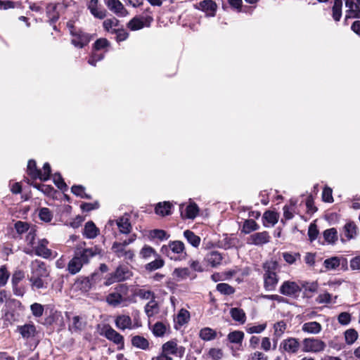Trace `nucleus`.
Returning <instances> with one entry per match:
<instances>
[{
	"label": "nucleus",
	"instance_id": "37",
	"mask_svg": "<svg viewBox=\"0 0 360 360\" xmlns=\"http://www.w3.org/2000/svg\"><path fill=\"white\" fill-rule=\"evenodd\" d=\"M245 337V334L240 330H234L230 332L227 335V340L233 344L241 345Z\"/></svg>",
	"mask_w": 360,
	"mask_h": 360
},
{
	"label": "nucleus",
	"instance_id": "3",
	"mask_svg": "<svg viewBox=\"0 0 360 360\" xmlns=\"http://www.w3.org/2000/svg\"><path fill=\"white\" fill-rule=\"evenodd\" d=\"M48 245L49 240L47 239H39L33 248H25L24 252L30 255L34 254L37 256L48 259L53 256V252L48 248Z\"/></svg>",
	"mask_w": 360,
	"mask_h": 360
},
{
	"label": "nucleus",
	"instance_id": "11",
	"mask_svg": "<svg viewBox=\"0 0 360 360\" xmlns=\"http://www.w3.org/2000/svg\"><path fill=\"white\" fill-rule=\"evenodd\" d=\"M184 249L185 247L183 242L180 240H174L169 242L168 245H163L161 248L160 252L164 255H167L171 259H173L170 252L175 254H180L184 251Z\"/></svg>",
	"mask_w": 360,
	"mask_h": 360
},
{
	"label": "nucleus",
	"instance_id": "29",
	"mask_svg": "<svg viewBox=\"0 0 360 360\" xmlns=\"http://www.w3.org/2000/svg\"><path fill=\"white\" fill-rule=\"evenodd\" d=\"M145 313L148 318H151L160 311V307L155 299L150 300L144 307Z\"/></svg>",
	"mask_w": 360,
	"mask_h": 360
},
{
	"label": "nucleus",
	"instance_id": "36",
	"mask_svg": "<svg viewBox=\"0 0 360 360\" xmlns=\"http://www.w3.org/2000/svg\"><path fill=\"white\" fill-rule=\"evenodd\" d=\"M191 271L188 268H176L173 271L172 276L177 281H182L188 278Z\"/></svg>",
	"mask_w": 360,
	"mask_h": 360
},
{
	"label": "nucleus",
	"instance_id": "2",
	"mask_svg": "<svg viewBox=\"0 0 360 360\" xmlns=\"http://www.w3.org/2000/svg\"><path fill=\"white\" fill-rule=\"evenodd\" d=\"M262 269L264 270L263 280L264 289L267 291L274 290L279 281L277 274L279 271L278 263L272 259L267 260L263 263Z\"/></svg>",
	"mask_w": 360,
	"mask_h": 360
},
{
	"label": "nucleus",
	"instance_id": "5",
	"mask_svg": "<svg viewBox=\"0 0 360 360\" xmlns=\"http://www.w3.org/2000/svg\"><path fill=\"white\" fill-rule=\"evenodd\" d=\"M326 344L316 338H305L303 340V350L306 352H319L323 351Z\"/></svg>",
	"mask_w": 360,
	"mask_h": 360
},
{
	"label": "nucleus",
	"instance_id": "48",
	"mask_svg": "<svg viewBox=\"0 0 360 360\" xmlns=\"http://www.w3.org/2000/svg\"><path fill=\"white\" fill-rule=\"evenodd\" d=\"M36 236V229L34 227H32L25 237V242L27 244V247L25 248H33L37 244V242L35 241Z\"/></svg>",
	"mask_w": 360,
	"mask_h": 360
},
{
	"label": "nucleus",
	"instance_id": "30",
	"mask_svg": "<svg viewBox=\"0 0 360 360\" xmlns=\"http://www.w3.org/2000/svg\"><path fill=\"white\" fill-rule=\"evenodd\" d=\"M115 291L118 295L120 300H122L123 305H127L129 301V288L125 284H120L115 288Z\"/></svg>",
	"mask_w": 360,
	"mask_h": 360
},
{
	"label": "nucleus",
	"instance_id": "39",
	"mask_svg": "<svg viewBox=\"0 0 360 360\" xmlns=\"http://www.w3.org/2000/svg\"><path fill=\"white\" fill-rule=\"evenodd\" d=\"M184 236L193 247L198 248L200 245L201 239L193 231L190 230H186L184 232Z\"/></svg>",
	"mask_w": 360,
	"mask_h": 360
},
{
	"label": "nucleus",
	"instance_id": "1",
	"mask_svg": "<svg viewBox=\"0 0 360 360\" xmlns=\"http://www.w3.org/2000/svg\"><path fill=\"white\" fill-rule=\"evenodd\" d=\"M30 274L28 275V280L32 290L46 289L48 282L46 278L50 275L49 266L44 262L34 259L30 264Z\"/></svg>",
	"mask_w": 360,
	"mask_h": 360
},
{
	"label": "nucleus",
	"instance_id": "31",
	"mask_svg": "<svg viewBox=\"0 0 360 360\" xmlns=\"http://www.w3.org/2000/svg\"><path fill=\"white\" fill-rule=\"evenodd\" d=\"M83 266V264L78 259V257L74 255L73 257L68 262V271L70 274L75 275L81 270Z\"/></svg>",
	"mask_w": 360,
	"mask_h": 360
},
{
	"label": "nucleus",
	"instance_id": "38",
	"mask_svg": "<svg viewBox=\"0 0 360 360\" xmlns=\"http://www.w3.org/2000/svg\"><path fill=\"white\" fill-rule=\"evenodd\" d=\"M338 296L335 295L333 297L331 294L328 292H324L323 293L319 294L316 298V302L318 304H335L336 302V299Z\"/></svg>",
	"mask_w": 360,
	"mask_h": 360
},
{
	"label": "nucleus",
	"instance_id": "43",
	"mask_svg": "<svg viewBox=\"0 0 360 360\" xmlns=\"http://www.w3.org/2000/svg\"><path fill=\"white\" fill-rule=\"evenodd\" d=\"M341 264V259L338 257H332L323 262V265L327 270L336 269Z\"/></svg>",
	"mask_w": 360,
	"mask_h": 360
},
{
	"label": "nucleus",
	"instance_id": "32",
	"mask_svg": "<svg viewBox=\"0 0 360 360\" xmlns=\"http://www.w3.org/2000/svg\"><path fill=\"white\" fill-rule=\"evenodd\" d=\"M216 330L210 327H205L199 332V337L204 341H211L217 338Z\"/></svg>",
	"mask_w": 360,
	"mask_h": 360
},
{
	"label": "nucleus",
	"instance_id": "58",
	"mask_svg": "<svg viewBox=\"0 0 360 360\" xmlns=\"http://www.w3.org/2000/svg\"><path fill=\"white\" fill-rule=\"evenodd\" d=\"M39 217L41 220L45 222H49L53 218V214L47 207H42L39 210Z\"/></svg>",
	"mask_w": 360,
	"mask_h": 360
},
{
	"label": "nucleus",
	"instance_id": "17",
	"mask_svg": "<svg viewBox=\"0 0 360 360\" xmlns=\"http://www.w3.org/2000/svg\"><path fill=\"white\" fill-rule=\"evenodd\" d=\"M115 326L121 330L126 329L131 330L136 327V326L133 324L131 318L126 314L117 316L115 319ZM138 326L139 325H136V327Z\"/></svg>",
	"mask_w": 360,
	"mask_h": 360
},
{
	"label": "nucleus",
	"instance_id": "14",
	"mask_svg": "<svg viewBox=\"0 0 360 360\" xmlns=\"http://www.w3.org/2000/svg\"><path fill=\"white\" fill-rule=\"evenodd\" d=\"M358 233V227L353 221L347 222L342 228L340 236L341 240L345 242L346 240H350L356 237Z\"/></svg>",
	"mask_w": 360,
	"mask_h": 360
},
{
	"label": "nucleus",
	"instance_id": "52",
	"mask_svg": "<svg viewBox=\"0 0 360 360\" xmlns=\"http://www.w3.org/2000/svg\"><path fill=\"white\" fill-rule=\"evenodd\" d=\"M134 294L141 299L152 300L155 298V293L150 290H145L142 288L137 289L134 292Z\"/></svg>",
	"mask_w": 360,
	"mask_h": 360
},
{
	"label": "nucleus",
	"instance_id": "54",
	"mask_svg": "<svg viewBox=\"0 0 360 360\" xmlns=\"http://www.w3.org/2000/svg\"><path fill=\"white\" fill-rule=\"evenodd\" d=\"M144 27L143 20L139 18H132L128 23L127 27L132 31L139 30Z\"/></svg>",
	"mask_w": 360,
	"mask_h": 360
},
{
	"label": "nucleus",
	"instance_id": "35",
	"mask_svg": "<svg viewBox=\"0 0 360 360\" xmlns=\"http://www.w3.org/2000/svg\"><path fill=\"white\" fill-rule=\"evenodd\" d=\"M199 209L196 204L192 203L186 206L185 212L181 211V216L186 219H194L198 214Z\"/></svg>",
	"mask_w": 360,
	"mask_h": 360
},
{
	"label": "nucleus",
	"instance_id": "18",
	"mask_svg": "<svg viewBox=\"0 0 360 360\" xmlns=\"http://www.w3.org/2000/svg\"><path fill=\"white\" fill-rule=\"evenodd\" d=\"M105 4L108 8L120 17H125L128 11L120 0H107Z\"/></svg>",
	"mask_w": 360,
	"mask_h": 360
},
{
	"label": "nucleus",
	"instance_id": "51",
	"mask_svg": "<svg viewBox=\"0 0 360 360\" xmlns=\"http://www.w3.org/2000/svg\"><path fill=\"white\" fill-rule=\"evenodd\" d=\"M32 227V226H30L29 223L22 221H18L14 224L15 229L20 235H22L25 233H28Z\"/></svg>",
	"mask_w": 360,
	"mask_h": 360
},
{
	"label": "nucleus",
	"instance_id": "40",
	"mask_svg": "<svg viewBox=\"0 0 360 360\" xmlns=\"http://www.w3.org/2000/svg\"><path fill=\"white\" fill-rule=\"evenodd\" d=\"M27 174L33 179H39L41 170L37 169L36 162L34 160H30L28 161Z\"/></svg>",
	"mask_w": 360,
	"mask_h": 360
},
{
	"label": "nucleus",
	"instance_id": "60",
	"mask_svg": "<svg viewBox=\"0 0 360 360\" xmlns=\"http://www.w3.org/2000/svg\"><path fill=\"white\" fill-rule=\"evenodd\" d=\"M53 180L56 186L60 190H66L68 188L67 184L65 183L63 179L59 173H55L53 176Z\"/></svg>",
	"mask_w": 360,
	"mask_h": 360
},
{
	"label": "nucleus",
	"instance_id": "20",
	"mask_svg": "<svg viewBox=\"0 0 360 360\" xmlns=\"http://www.w3.org/2000/svg\"><path fill=\"white\" fill-rule=\"evenodd\" d=\"M300 342L297 339L295 338H289L283 340L281 347L283 350L288 353L295 354L300 349Z\"/></svg>",
	"mask_w": 360,
	"mask_h": 360
},
{
	"label": "nucleus",
	"instance_id": "22",
	"mask_svg": "<svg viewBox=\"0 0 360 360\" xmlns=\"http://www.w3.org/2000/svg\"><path fill=\"white\" fill-rule=\"evenodd\" d=\"M86 321L79 316L72 317V323L69 326V329L72 333H80L86 327Z\"/></svg>",
	"mask_w": 360,
	"mask_h": 360
},
{
	"label": "nucleus",
	"instance_id": "33",
	"mask_svg": "<svg viewBox=\"0 0 360 360\" xmlns=\"http://www.w3.org/2000/svg\"><path fill=\"white\" fill-rule=\"evenodd\" d=\"M230 314L235 321L243 324L246 321V315L243 309L238 307L231 308Z\"/></svg>",
	"mask_w": 360,
	"mask_h": 360
},
{
	"label": "nucleus",
	"instance_id": "27",
	"mask_svg": "<svg viewBox=\"0 0 360 360\" xmlns=\"http://www.w3.org/2000/svg\"><path fill=\"white\" fill-rule=\"evenodd\" d=\"M103 28L105 31L115 34L116 30L120 26V20L116 18L105 19L103 22Z\"/></svg>",
	"mask_w": 360,
	"mask_h": 360
},
{
	"label": "nucleus",
	"instance_id": "9",
	"mask_svg": "<svg viewBox=\"0 0 360 360\" xmlns=\"http://www.w3.org/2000/svg\"><path fill=\"white\" fill-rule=\"evenodd\" d=\"M162 353L167 354H174L179 357H182L185 353V347L178 346L177 343L174 341H168L162 345Z\"/></svg>",
	"mask_w": 360,
	"mask_h": 360
},
{
	"label": "nucleus",
	"instance_id": "59",
	"mask_svg": "<svg viewBox=\"0 0 360 360\" xmlns=\"http://www.w3.org/2000/svg\"><path fill=\"white\" fill-rule=\"evenodd\" d=\"M166 332V326L162 322H157L153 326V333L157 337H162Z\"/></svg>",
	"mask_w": 360,
	"mask_h": 360
},
{
	"label": "nucleus",
	"instance_id": "41",
	"mask_svg": "<svg viewBox=\"0 0 360 360\" xmlns=\"http://www.w3.org/2000/svg\"><path fill=\"white\" fill-rule=\"evenodd\" d=\"M131 344L134 347L139 349H146L149 347L148 341L140 335L134 336L131 339Z\"/></svg>",
	"mask_w": 360,
	"mask_h": 360
},
{
	"label": "nucleus",
	"instance_id": "24",
	"mask_svg": "<svg viewBox=\"0 0 360 360\" xmlns=\"http://www.w3.org/2000/svg\"><path fill=\"white\" fill-rule=\"evenodd\" d=\"M196 8L207 12L209 15L213 16L217 8V4L212 0H203L198 4Z\"/></svg>",
	"mask_w": 360,
	"mask_h": 360
},
{
	"label": "nucleus",
	"instance_id": "19",
	"mask_svg": "<svg viewBox=\"0 0 360 360\" xmlns=\"http://www.w3.org/2000/svg\"><path fill=\"white\" fill-rule=\"evenodd\" d=\"M270 236L267 231L258 232L252 234L248 240V243L255 245H262L269 242Z\"/></svg>",
	"mask_w": 360,
	"mask_h": 360
},
{
	"label": "nucleus",
	"instance_id": "21",
	"mask_svg": "<svg viewBox=\"0 0 360 360\" xmlns=\"http://www.w3.org/2000/svg\"><path fill=\"white\" fill-rule=\"evenodd\" d=\"M88 8L95 18L103 19L106 15V11L99 8L98 0H91L88 4Z\"/></svg>",
	"mask_w": 360,
	"mask_h": 360
},
{
	"label": "nucleus",
	"instance_id": "7",
	"mask_svg": "<svg viewBox=\"0 0 360 360\" xmlns=\"http://www.w3.org/2000/svg\"><path fill=\"white\" fill-rule=\"evenodd\" d=\"M112 250L118 258H122L127 263L132 262L134 257V252L131 249L122 248V245L114 242L112 245Z\"/></svg>",
	"mask_w": 360,
	"mask_h": 360
},
{
	"label": "nucleus",
	"instance_id": "34",
	"mask_svg": "<svg viewBox=\"0 0 360 360\" xmlns=\"http://www.w3.org/2000/svg\"><path fill=\"white\" fill-rule=\"evenodd\" d=\"M172 205L169 202H159L155 208V213L162 217L171 214Z\"/></svg>",
	"mask_w": 360,
	"mask_h": 360
},
{
	"label": "nucleus",
	"instance_id": "50",
	"mask_svg": "<svg viewBox=\"0 0 360 360\" xmlns=\"http://www.w3.org/2000/svg\"><path fill=\"white\" fill-rule=\"evenodd\" d=\"M278 214L274 211H266L264 213L263 219L271 226H274L278 220Z\"/></svg>",
	"mask_w": 360,
	"mask_h": 360
},
{
	"label": "nucleus",
	"instance_id": "44",
	"mask_svg": "<svg viewBox=\"0 0 360 360\" xmlns=\"http://www.w3.org/2000/svg\"><path fill=\"white\" fill-rule=\"evenodd\" d=\"M155 257V259L154 261L149 262L146 265L145 268L147 271H153L162 268L165 265L164 260L161 259L159 255Z\"/></svg>",
	"mask_w": 360,
	"mask_h": 360
},
{
	"label": "nucleus",
	"instance_id": "26",
	"mask_svg": "<svg viewBox=\"0 0 360 360\" xmlns=\"http://www.w3.org/2000/svg\"><path fill=\"white\" fill-rule=\"evenodd\" d=\"M83 234L87 238H95L99 234V229L93 221H89L84 226Z\"/></svg>",
	"mask_w": 360,
	"mask_h": 360
},
{
	"label": "nucleus",
	"instance_id": "62",
	"mask_svg": "<svg viewBox=\"0 0 360 360\" xmlns=\"http://www.w3.org/2000/svg\"><path fill=\"white\" fill-rule=\"evenodd\" d=\"M30 309L32 315L35 317H41L44 310V306L37 302L31 304Z\"/></svg>",
	"mask_w": 360,
	"mask_h": 360
},
{
	"label": "nucleus",
	"instance_id": "46",
	"mask_svg": "<svg viewBox=\"0 0 360 360\" xmlns=\"http://www.w3.org/2000/svg\"><path fill=\"white\" fill-rule=\"evenodd\" d=\"M342 0H334V4L332 8L333 11V18L335 21H339L342 16Z\"/></svg>",
	"mask_w": 360,
	"mask_h": 360
},
{
	"label": "nucleus",
	"instance_id": "55",
	"mask_svg": "<svg viewBox=\"0 0 360 360\" xmlns=\"http://www.w3.org/2000/svg\"><path fill=\"white\" fill-rule=\"evenodd\" d=\"M140 255L143 259H148L152 256L156 257L158 254L152 247L149 245H144L140 251Z\"/></svg>",
	"mask_w": 360,
	"mask_h": 360
},
{
	"label": "nucleus",
	"instance_id": "6",
	"mask_svg": "<svg viewBox=\"0 0 360 360\" xmlns=\"http://www.w3.org/2000/svg\"><path fill=\"white\" fill-rule=\"evenodd\" d=\"M65 6L63 3H50L46 6V15L51 24L55 23L60 18V12Z\"/></svg>",
	"mask_w": 360,
	"mask_h": 360
},
{
	"label": "nucleus",
	"instance_id": "47",
	"mask_svg": "<svg viewBox=\"0 0 360 360\" xmlns=\"http://www.w3.org/2000/svg\"><path fill=\"white\" fill-rule=\"evenodd\" d=\"M283 257L288 264H293L301 260V255L299 252H285L283 253Z\"/></svg>",
	"mask_w": 360,
	"mask_h": 360
},
{
	"label": "nucleus",
	"instance_id": "42",
	"mask_svg": "<svg viewBox=\"0 0 360 360\" xmlns=\"http://www.w3.org/2000/svg\"><path fill=\"white\" fill-rule=\"evenodd\" d=\"M323 234L325 240L330 244H334L338 240V231L335 228L325 230Z\"/></svg>",
	"mask_w": 360,
	"mask_h": 360
},
{
	"label": "nucleus",
	"instance_id": "4",
	"mask_svg": "<svg viewBox=\"0 0 360 360\" xmlns=\"http://www.w3.org/2000/svg\"><path fill=\"white\" fill-rule=\"evenodd\" d=\"M97 254H98V248L96 247L85 248H82L81 245H78L75 250L74 255L75 257H78V259L83 264V265H85L89 264L90 259Z\"/></svg>",
	"mask_w": 360,
	"mask_h": 360
},
{
	"label": "nucleus",
	"instance_id": "25",
	"mask_svg": "<svg viewBox=\"0 0 360 360\" xmlns=\"http://www.w3.org/2000/svg\"><path fill=\"white\" fill-rule=\"evenodd\" d=\"M345 2V6L348 8L347 13L349 15H347V18L351 17L352 15L354 17L357 13L360 12V0H344Z\"/></svg>",
	"mask_w": 360,
	"mask_h": 360
},
{
	"label": "nucleus",
	"instance_id": "12",
	"mask_svg": "<svg viewBox=\"0 0 360 360\" xmlns=\"http://www.w3.org/2000/svg\"><path fill=\"white\" fill-rule=\"evenodd\" d=\"M114 222H115L121 233L127 235L131 232L132 226L130 223V215L129 214L125 213L115 221H109L110 225H112Z\"/></svg>",
	"mask_w": 360,
	"mask_h": 360
},
{
	"label": "nucleus",
	"instance_id": "15",
	"mask_svg": "<svg viewBox=\"0 0 360 360\" xmlns=\"http://www.w3.org/2000/svg\"><path fill=\"white\" fill-rule=\"evenodd\" d=\"M103 335L108 340L113 342L115 344L118 345H124V338L123 336L117 332L115 329H113L110 326H105L103 328Z\"/></svg>",
	"mask_w": 360,
	"mask_h": 360
},
{
	"label": "nucleus",
	"instance_id": "10",
	"mask_svg": "<svg viewBox=\"0 0 360 360\" xmlns=\"http://www.w3.org/2000/svg\"><path fill=\"white\" fill-rule=\"evenodd\" d=\"M71 36L72 44H73L75 47L80 49L86 46L91 40L89 34L81 31L80 30H77L75 32H72Z\"/></svg>",
	"mask_w": 360,
	"mask_h": 360
},
{
	"label": "nucleus",
	"instance_id": "63",
	"mask_svg": "<svg viewBox=\"0 0 360 360\" xmlns=\"http://www.w3.org/2000/svg\"><path fill=\"white\" fill-rule=\"evenodd\" d=\"M150 236L153 238H158L161 240L167 239L169 236L167 234V232L164 230L161 229H154L150 231Z\"/></svg>",
	"mask_w": 360,
	"mask_h": 360
},
{
	"label": "nucleus",
	"instance_id": "57",
	"mask_svg": "<svg viewBox=\"0 0 360 360\" xmlns=\"http://www.w3.org/2000/svg\"><path fill=\"white\" fill-rule=\"evenodd\" d=\"M345 341L347 344H353L358 338V333L354 329H348L345 332Z\"/></svg>",
	"mask_w": 360,
	"mask_h": 360
},
{
	"label": "nucleus",
	"instance_id": "16",
	"mask_svg": "<svg viewBox=\"0 0 360 360\" xmlns=\"http://www.w3.org/2000/svg\"><path fill=\"white\" fill-rule=\"evenodd\" d=\"M16 330L20 333L22 338L26 340L34 338L37 333L36 326L32 323L18 326Z\"/></svg>",
	"mask_w": 360,
	"mask_h": 360
},
{
	"label": "nucleus",
	"instance_id": "45",
	"mask_svg": "<svg viewBox=\"0 0 360 360\" xmlns=\"http://www.w3.org/2000/svg\"><path fill=\"white\" fill-rule=\"evenodd\" d=\"M259 226L253 219H247L244 221L242 232L245 234H248L252 231L259 229Z\"/></svg>",
	"mask_w": 360,
	"mask_h": 360
},
{
	"label": "nucleus",
	"instance_id": "13",
	"mask_svg": "<svg viewBox=\"0 0 360 360\" xmlns=\"http://www.w3.org/2000/svg\"><path fill=\"white\" fill-rule=\"evenodd\" d=\"M132 276L131 271L127 266H120L109 278V283L120 282L129 278Z\"/></svg>",
	"mask_w": 360,
	"mask_h": 360
},
{
	"label": "nucleus",
	"instance_id": "61",
	"mask_svg": "<svg viewBox=\"0 0 360 360\" xmlns=\"http://www.w3.org/2000/svg\"><path fill=\"white\" fill-rule=\"evenodd\" d=\"M115 34H116L115 39L117 42L125 41L129 37V33L123 28L122 25H120L117 30H116Z\"/></svg>",
	"mask_w": 360,
	"mask_h": 360
},
{
	"label": "nucleus",
	"instance_id": "28",
	"mask_svg": "<svg viewBox=\"0 0 360 360\" xmlns=\"http://www.w3.org/2000/svg\"><path fill=\"white\" fill-rule=\"evenodd\" d=\"M222 255L218 251H211L205 257L206 261L212 266L215 267L219 265L222 261Z\"/></svg>",
	"mask_w": 360,
	"mask_h": 360
},
{
	"label": "nucleus",
	"instance_id": "56",
	"mask_svg": "<svg viewBox=\"0 0 360 360\" xmlns=\"http://www.w3.org/2000/svg\"><path fill=\"white\" fill-rule=\"evenodd\" d=\"M106 301L110 305L113 307H117L120 304H123L122 300H120L118 295L116 293L115 290L110 292L107 296Z\"/></svg>",
	"mask_w": 360,
	"mask_h": 360
},
{
	"label": "nucleus",
	"instance_id": "53",
	"mask_svg": "<svg viewBox=\"0 0 360 360\" xmlns=\"http://www.w3.org/2000/svg\"><path fill=\"white\" fill-rule=\"evenodd\" d=\"M190 319V313L188 310L185 309H181L179 311L177 316H176V321L177 323L182 326L188 322Z\"/></svg>",
	"mask_w": 360,
	"mask_h": 360
},
{
	"label": "nucleus",
	"instance_id": "49",
	"mask_svg": "<svg viewBox=\"0 0 360 360\" xmlns=\"http://www.w3.org/2000/svg\"><path fill=\"white\" fill-rule=\"evenodd\" d=\"M216 289L221 294L230 295L235 292V289L231 285L226 283H220L217 285Z\"/></svg>",
	"mask_w": 360,
	"mask_h": 360
},
{
	"label": "nucleus",
	"instance_id": "64",
	"mask_svg": "<svg viewBox=\"0 0 360 360\" xmlns=\"http://www.w3.org/2000/svg\"><path fill=\"white\" fill-rule=\"evenodd\" d=\"M274 334L278 337H281L286 329V323L283 321L276 323L274 326Z\"/></svg>",
	"mask_w": 360,
	"mask_h": 360
},
{
	"label": "nucleus",
	"instance_id": "8",
	"mask_svg": "<svg viewBox=\"0 0 360 360\" xmlns=\"http://www.w3.org/2000/svg\"><path fill=\"white\" fill-rule=\"evenodd\" d=\"M302 290V288L295 281H284L279 288L281 294L293 297L300 293Z\"/></svg>",
	"mask_w": 360,
	"mask_h": 360
},
{
	"label": "nucleus",
	"instance_id": "23",
	"mask_svg": "<svg viewBox=\"0 0 360 360\" xmlns=\"http://www.w3.org/2000/svg\"><path fill=\"white\" fill-rule=\"evenodd\" d=\"M322 330L321 325L316 321H310L304 323L302 326V330L309 334L316 335Z\"/></svg>",
	"mask_w": 360,
	"mask_h": 360
}]
</instances>
